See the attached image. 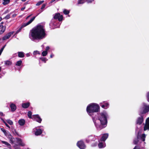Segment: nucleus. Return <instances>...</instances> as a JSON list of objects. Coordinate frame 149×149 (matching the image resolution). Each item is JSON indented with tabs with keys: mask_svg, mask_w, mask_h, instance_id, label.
Listing matches in <instances>:
<instances>
[{
	"mask_svg": "<svg viewBox=\"0 0 149 149\" xmlns=\"http://www.w3.org/2000/svg\"><path fill=\"white\" fill-rule=\"evenodd\" d=\"M7 122L10 125H12L13 124V122L10 120H7Z\"/></svg>",
	"mask_w": 149,
	"mask_h": 149,
	"instance_id": "obj_34",
	"label": "nucleus"
},
{
	"mask_svg": "<svg viewBox=\"0 0 149 149\" xmlns=\"http://www.w3.org/2000/svg\"><path fill=\"white\" fill-rule=\"evenodd\" d=\"M18 56L19 57L23 58L24 56V53L23 52H18Z\"/></svg>",
	"mask_w": 149,
	"mask_h": 149,
	"instance_id": "obj_26",
	"label": "nucleus"
},
{
	"mask_svg": "<svg viewBox=\"0 0 149 149\" xmlns=\"http://www.w3.org/2000/svg\"><path fill=\"white\" fill-rule=\"evenodd\" d=\"M133 149H140V148L138 147H137V146H136Z\"/></svg>",
	"mask_w": 149,
	"mask_h": 149,
	"instance_id": "obj_48",
	"label": "nucleus"
},
{
	"mask_svg": "<svg viewBox=\"0 0 149 149\" xmlns=\"http://www.w3.org/2000/svg\"><path fill=\"white\" fill-rule=\"evenodd\" d=\"M108 136V134H103L101 138V139L100 141H104L107 139Z\"/></svg>",
	"mask_w": 149,
	"mask_h": 149,
	"instance_id": "obj_15",
	"label": "nucleus"
},
{
	"mask_svg": "<svg viewBox=\"0 0 149 149\" xmlns=\"http://www.w3.org/2000/svg\"><path fill=\"white\" fill-rule=\"evenodd\" d=\"M100 105L103 108L107 109L109 107V104L107 102L105 103L104 104H102V103L100 104Z\"/></svg>",
	"mask_w": 149,
	"mask_h": 149,
	"instance_id": "obj_17",
	"label": "nucleus"
},
{
	"mask_svg": "<svg viewBox=\"0 0 149 149\" xmlns=\"http://www.w3.org/2000/svg\"><path fill=\"white\" fill-rule=\"evenodd\" d=\"M10 18V15H7L5 17L6 19H7Z\"/></svg>",
	"mask_w": 149,
	"mask_h": 149,
	"instance_id": "obj_39",
	"label": "nucleus"
},
{
	"mask_svg": "<svg viewBox=\"0 0 149 149\" xmlns=\"http://www.w3.org/2000/svg\"><path fill=\"white\" fill-rule=\"evenodd\" d=\"M77 145L80 149H84L86 148L84 143L82 141H78L77 143Z\"/></svg>",
	"mask_w": 149,
	"mask_h": 149,
	"instance_id": "obj_6",
	"label": "nucleus"
},
{
	"mask_svg": "<svg viewBox=\"0 0 149 149\" xmlns=\"http://www.w3.org/2000/svg\"><path fill=\"white\" fill-rule=\"evenodd\" d=\"M143 110L142 111H140L139 114L141 115V114L145 113L149 111V105H147L146 104H143Z\"/></svg>",
	"mask_w": 149,
	"mask_h": 149,
	"instance_id": "obj_5",
	"label": "nucleus"
},
{
	"mask_svg": "<svg viewBox=\"0 0 149 149\" xmlns=\"http://www.w3.org/2000/svg\"><path fill=\"white\" fill-rule=\"evenodd\" d=\"M44 2L43 1H40L38 2L36 4V6H39L42 4Z\"/></svg>",
	"mask_w": 149,
	"mask_h": 149,
	"instance_id": "obj_37",
	"label": "nucleus"
},
{
	"mask_svg": "<svg viewBox=\"0 0 149 149\" xmlns=\"http://www.w3.org/2000/svg\"><path fill=\"white\" fill-rule=\"evenodd\" d=\"M143 121V117L142 116H141V117L138 118L137 121V124L140 125L142 123Z\"/></svg>",
	"mask_w": 149,
	"mask_h": 149,
	"instance_id": "obj_19",
	"label": "nucleus"
},
{
	"mask_svg": "<svg viewBox=\"0 0 149 149\" xmlns=\"http://www.w3.org/2000/svg\"><path fill=\"white\" fill-rule=\"evenodd\" d=\"M148 130H149V118H148L146 120V123L144 126V131Z\"/></svg>",
	"mask_w": 149,
	"mask_h": 149,
	"instance_id": "obj_12",
	"label": "nucleus"
},
{
	"mask_svg": "<svg viewBox=\"0 0 149 149\" xmlns=\"http://www.w3.org/2000/svg\"><path fill=\"white\" fill-rule=\"evenodd\" d=\"M17 143L20 145L23 146H25V144L23 143L21 139L19 138L17 139Z\"/></svg>",
	"mask_w": 149,
	"mask_h": 149,
	"instance_id": "obj_18",
	"label": "nucleus"
},
{
	"mask_svg": "<svg viewBox=\"0 0 149 149\" xmlns=\"http://www.w3.org/2000/svg\"><path fill=\"white\" fill-rule=\"evenodd\" d=\"M25 8V7H22V8H21V10H22V11H23L24 10Z\"/></svg>",
	"mask_w": 149,
	"mask_h": 149,
	"instance_id": "obj_47",
	"label": "nucleus"
},
{
	"mask_svg": "<svg viewBox=\"0 0 149 149\" xmlns=\"http://www.w3.org/2000/svg\"><path fill=\"white\" fill-rule=\"evenodd\" d=\"M6 45H5L4 46H3L1 49H0V51H1L2 52H3L4 48H5V47Z\"/></svg>",
	"mask_w": 149,
	"mask_h": 149,
	"instance_id": "obj_43",
	"label": "nucleus"
},
{
	"mask_svg": "<svg viewBox=\"0 0 149 149\" xmlns=\"http://www.w3.org/2000/svg\"><path fill=\"white\" fill-rule=\"evenodd\" d=\"M54 56V55H53V54H51L50 55V57L52 58L53 57V56Z\"/></svg>",
	"mask_w": 149,
	"mask_h": 149,
	"instance_id": "obj_52",
	"label": "nucleus"
},
{
	"mask_svg": "<svg viewBox=\"0 0 149 149\" xmlns=\"http://www.w3.org/2000/svg\"><path fill=\"white\" fill-rule=\"evenodd\" d=\"M85 0H78V4H83L85 2Z\"/></svg>",
	"mask_w": 149,
	"mask_h": 149,
	"instance_id": "obj_32",
	"label": "nucleus"
},
{
	"mask_svg": "<svg viewBox=\"0 0 149 149\" xmlns=\"http://www.w3.org/2000/svg\"><path fill=\"white\" fill-rule=\"evenodd\" d=\"M108 117V115L105 111L97 114V116H92L93 120L97 129L100 130L106 126Z\"/></svg>",
	"mask_w": 149,
	"mask_h": 149,
	"instance_id": "obj_2",
	"label": "nucleus"
},
{
	"mask_svg": "<svg viewBox=\"0 0 149 149\" xmlns=\"http://www.w3.org/2000/svg\"><path fill=\"white\" fill-rule=\"evenodd\" d=\"M22 62L21 60L18 61L16 62V65L17 66H20L21 65Z\"/></svg>",
	"mask_w": 149,
	"mask_h": 149,
	"instance_id": "obj_30",
	"label": "nucleus"
},
{
	"mask_svg": "<svg viewBox=\"0 0 149 149\" xmlns=\"http://www.w3.org/2000/svg\"><path fill=\"white\" fill-rule=\"evenodd\" d=\"M2 20V18L1 17H0V22Z\"/></svg>",
	"mask_w": 149,
	"mask_h": 149,
	"instance_id": "obj_56",
	"label": "nucleus"
},
{
	"mask_svg": "<svg viewBox=\"0 0 149 149\" xmlns=\"http://www.w3.org/2000/svg\"><path fill=\"white\" fill-rule=\"evenodd\" d=\"M100 107L98 105L95 103H91L89 104L86 108V111L88 114L92 116L94 112H98Z\"/></svg>",
	"mask_w": 149,
	"mask_h": 149,
	"instance_id": "obj_3",
	"label": "nucleus"
},
{
	"mask_svg": "<svg viewBox=\"0 0 149 149\" xmlns=\"http://www.w3.org/2000/svg\"><path fill=\"white\" fill-rule=\"evenodd\" d=\"M40 13H41V12H42V10H41H41H40Z\"/></svg>",
	"mask_w": 149,
	"mask_h": 149,
	"instance_id": "obj_59",
	"label": "nucleus"
},
{
	"mask_svg": "<svg viewBox=\"0 0 149 149\" xmlns=\"http://www.w3.org/2000/svg\"><path fill=\"white\" fill-rule=\"evenodd\" d=\"M136 131H137V129H136Z\"/></svg>",
	"mask_w": 149,
	"mask_h": 149,
	"instance_id": "obj_61",
	"label": "nucleus"
},
{
	"mask_svg": "<svg viewBox=\"0 0 149 149\" xmlns=\"http://www.w3.org/2000/svg\"><path fill=\"white\" fill-rule=\"evenodd\" d=\"M1 130L6 137H7L9 134H10V133L8 131H6L3 128H1Z\"/></svg>",
	"mask_w": 149,
	"mask_h": 149,
	"instance_id": "obj_20",
	"label": "nucleus"
},
{
	"mask_svg": "<svg viewBox=\"0 0 149 149\" xmlns=\"http://www.w3.org/2000/svg\"><path fill=\"white\" fill-rule=\"evenodd\" d=\"M96 139V138L95 136L91 135L89 136L86 139V141L87 143H89L91 141H95Z\"/></svg>",
	"mask_w": 149,
	"mask_h": 149,
	"instance_id": "obj_9",
	"label": "nucleus"
},
{
	"mask_svg": "<svg viewBox=\"0 0 149 149\" xmlns=\"http://www.w3.org/2000/svg\"><path fill=\"white\" fill-rule=\"evenodd\" d=\"M65 15H67L69 13V11L66 9H64L63 11Z\"/></svg>",
	"mask_w": 149,
	"mask_h": 149,
	"instance_id": "obj_33",
	"label": "nucleus"
},
{
	"mask_svg": "<svg viewBox=\"0 0 149 149\" xmlns=\"http://www.w3.org/2000/svg\"><path fill=\"white\" fill-rule=\"evenodd\" d=\"M6 29V27L3 26L2 25H0V35L3 34L5 31Z\"/></svg>",
	"mask_w": 149,
	"mask_h": 149,
	"instance_id": "obj_16",
	"label": "nucleus"
},
{
	"mask_svg": "<svg viewBox=\"0 0 149 149\" xmlns=\"http://www.w3.org/2000/svg\"><path fill=\"white\" fill-rule=\"evenodd\" d=\"M53 20H53V19L52 20V22L50 24V25H51L52 24H53L52 21H53Z\"/></svg>",
	"mask_w": 149,
	"mask_h": 149,
	"instance_id": "obj_53",
	"label": "nucleus"
},
{
	"mask_svg": "<svg viewBox=\"0 0 149 149\" xmlns=\"http://www.w3.org/2000/svg\"><path fill=\"white\" fill-rule=\"evenodd\" d=\"M94 0H87V2L88 3H91L93 1H94Z\"/></svg>",
	"mask_w": 149,
	"mask_h": 149,
	"instance_id": "obj_45",
	"label": "nucleus"
},
{
	"mask_svg": "<svg viewBox=\"0 0 149 149\" xmlns=\"http://www.w3.org/2000/svg\"><path fill=\"white\" fill-rule=\"evenodd\" d=\"M45 5L44 4H43L41 8V10L45 8Z\"/></svg>",
	"mask_w": 149,
	"mask_h": 149,
	"instance_id": "obj_40",
	"label": "nucleus"
},
{
	"mask_svg": "<svg viewBox=\"0 0 149 149\" xmlns=\"http://www.w3.org/2000/svg\"><path fill=\"white\" fill-rule=\"evenodd\" d=\"M44 26L39 24L33 28L30 31L29 37L33 41L41 40L46 36Z\"/></svg>",
	"mask_w": 149,
	"mask_h": 149,
	"instance_id": "obj_1",
	"label": "nucleus"
},
{
	"mask_svg": "<svg viewBox=\"0 0 149 149\" xmlns=\"http://www.w3.org/2000/svg\"><path fill=\"white\" fill-rule=\"evenodd\" d=\"M32 119H34V120L40 123L42 120L38 115H33L32 116Z\"/></svg>",
	"mask_w": 149,
	"mask_h": 149,
	"instance_id": "obj_8",
	"label": "nucleus"
},
{
	"mask_svg": "<svg viewBox=\"0 0 149 149\" xmlns=\"http://www.w3.org/2000/svg\"><path fill=\"white\" fill-rule=\"evenodd\" d=\"M14 33V32H10L5 35L2 38L3 40H5L9 38Z\"/></svg>",
	"mask_w": 149,
	"mask_h": 149,
	"instance_id": "obj_10",
	"label": "nucleus"
},
{
	"mask_svg": "<svg viewBox=\"0 0 149 149\" xmlns=\"http://www.w3.org/2000/svg\"><path fill=\"white\" fill-rule=\"evenodd\" d=\"M16 14H14L13 15V17H15L16 16Z\"/></svg>",
	"mask_w": 149,
	"mask_h": 149,
	"instance_id": "obj_55",
	"label": "nucleus"
},
{
	"mask_svg": "<svg viewBox=\"0 0 149 149\" xmlns=\"http://www.w3.org/2000/svg\"><path fill=\"white\" fill-rule=\"evenodd\" d=\"M49 49V47L48 46H47L46 47V50L45 51H47Z\"/></svg>",
	"mask_w": 149,
	"mask_h": 149,
	"instance_id": "obj_46",
	"label": "nucleus"
},
{
	"mask_svg": "<svg viewBox=\"0 0 149 149\" xmlns=\"http://www.w3.org/2000/svg\"><path fill=\"white\" fill-rule=\"evenodd\" d=\"M36 16L33 17L30 20L28 21V22L26 23H24L17 30L16 32V34H17L19 32L21 31V29L24 27L30 24L36 18Z\"/></svg>",
	"mask_w": 149,
	"mask_h": 149,
	"instance_id": "obj_4",
	"label": "nucleus"
},
{
	"mask_svg": "<svg viewBox=\"0 0 149 149\" xmlns=\"http://www.w3.org/2000/svg\"><path fill=\"white\" fill-rule=\"evenodd\" d=\"M2 52L1 51H0V53H2Z\"/></svg>",
	"mask_w": 149,
	"mask_h": 149,
	"instance_id": "obj_60",
	"label": "nucleus"
},
{
	"mask_svg": "<svg viewBox=\"0 0 149 149\" xmlns=\"http://www.w3.org/2000/svg\"><path fill=\"white\" fill-rule=\"evenodd\" d=\"M26 56L27 57H29L30 56V54L29 53H27L26 54Z\"/></svg>",
	"mask_w": 149,
	"mask_h": 149,
	"instance_id": "obj_50",
	"label": "nucleus"
},
{
	"mask_svg": "<svg viewBox=\"0 0 149 149\" xmlns=\"http://www.w3.org/2000/svg\"><path fill=\"white\" fill-rule=\"evenodd\" d=\"M10 107L11 108V111H15L16 109V107L15 105L13 103H11Z\"/></svg>",
	"mask_w": 149,
	"mask_h": 149,
	"instance_id": "obj_21",
	"label": "nucleus"
},
{
	"mask_svg": "<svg viewBox=\"0 0 149 149\" xmlns=\"http://www.w3.org/2000/svg\"><path fill=\"white\" fill-rule=\"evenodd\" d=\"M32 114V112L30 111L28 112V116L29 118H32V117L31 116Z\"/></svg>",
	"mask_w": 149,
	"mask_h": 149,
	"instance_id": "obj_31",
	"label": "nucleus"
},
{
	"mask_svg": "<svg viewBox=\"0 0 149 149\" xmlns=\"http://www.w3.org/2000/svg\"><path fill=\"white\" fill-rule=\"evenodd\" d=\"M30 103L29 102L27 103H24L22 104V107L24 108H27L29 106Z\"/></svg>",
	"mask_w": 149,
	"mask_h": 149,
	"instance_id": "obj_25",
	"label": "nucleus"
},
{
	"mask_svg": "<svg viewBox=\"0 0 149 149\" xmlns=\"http://www.w3.org/2000/svg\"><path fill=\"white\" fill-rule=\"evenodd\" d=\"M3 23V22H2L1 23V24H2Z\"/></svg>",
	"mask_w": 149,
	"mask_h": 149,
	"instance_id": "obj_58",
	"label": "nucleus"
},
{
	"mask_svg": "<svg viewBox=\"0 0 149 149\" xmlns=\"http://www.w3.org/2000/svg\"><path fill=\"white\" fill-rule=\"evenodd\" d=\"M14 148L15 149H21L17 145H15L14 146Z\"/></svg>",
	"mask_w": 149,
	"mask_h": 149,
	"instance_id": "obj_38",
	"label": "nucleus"
},
{
	"mask_svg": "<svg viewBox=\"0 0 149 149\" xmlns=\"http://www.w3.org/2000/svg\"><path fill=\"white\" fill-rule=\"evenodd\" d=\"M23 1H26V0H21Z\"/></svg>",
	"mask_w": 149,
	"mask_h": 149,
	"instance_id": "obj_57",
	"label": "nucleus"
},
{
	"mask_svg": "<svg viewBox=\"0 0 149 149\" xmlns=\"http://www.w3.org/2000/svg\"><path fill=\"white\" fill-rule=\"evenodd\" d=\"M32 15H29L26 18V19H27L29 17Z\"/></svg>",
	"mask_w": 149,
	"mask_h": 149,
	"instance_id": "obj_51",
	"label": "nucleus"
},
{
	"mask_svg": "<svg viewBox=\"0 0 149 149\" xmlns=\"http://www.w3.org/2000/svg\"><path fill=\"white\" fill-rule=\"evenodd\" d=\"M10 2V0H3L2 3L4 5H6L9 3Z\"/></svg>",
	"mask_w": 149,
	"mask_h": 149,
	"instance_id": "obj_28",
	"label": "nucleus"
},
{
	"mask_svg": "<svg viewBox=\"0 0 149 149\" xmlns=\"http://www.w3.org/2000/svg\"><path fill=\"white\" fill-rule=\"evenodd\" d=\"M147 98L148 101L149 102V92L147 94Z\"/></svg>",
	"mask_w": 149,
	"mask_h": 149,
	"instance_id": "obj_42",
	"label": "nucleus"
},
{
	"mask_svg": "<svg viewBox=\"0 0 149 149\" xmlns=\"http://www.w3.org/2000/svg\"><path fill=\"white\" fill-rule=\"evenodd\" d=\"M42 133V130L40 129H37L35 133V134L36 135L38 136L40 134Z\"/></svg>",
	"mask_w": 149,
	"mask_h": 149,
	"instance_id": "obj_24",
	"label": "nucleus"
},
{
	"mask_svg": "<svg viewBox=\"0 0 149 149\" xmlns=\"http://www.w3.org/2000/svg\"><path fill=\"white\" fill-rule=\"evenodd\" d=\"M33 54L34 55H36L37 54H40V52L38 51H34Z\"/></svg>",
	"mask_w": 149,
	"mask_h": 149,
	"instance_id": "obj_35",
	"label": "nucleus"
},
{
	"mask_svg": "<svg viewBox=\"0 0 149 149\" xmlns=\"http://www.w3.org/2000/svg\"><path fill=\"white\" fill-rule=\"evenodd\" d=\"M18 123L21 126L23 125L25 123V121L23 119H20L18 121Z\"/></svg>",
	"mask_w": 149,
	"mask_h": 149,
	"instance_id": "obj_23",
	"label": "nucleus"
},
{
	"mask_svg": "<svg viewBox=\"0 0 149 149\" xmlns=\"http://www.w3.org/2000/svg\"><path fill=\"white\" fill-rule=\"evenodd\" d=\"M138 141L137 140H136H136H134V143L135 144H136L138 143Z\"/></svg>",
	"mask_w": 149,
	"mask_h": 149,
	"instance_id": "obj_44",
	"label": "nucleus"
},
{
	"mask_svg": "<svg viewBox=\"0 0 149 149\" xmlns=\"http://www.w3.org/2000/svg\"><path fill=\"white\" fill-rule=\"evenodd\" d=\"M139 133H138V135L137 136L138 139H140L142 141H144L146 137V135L145 134H143L141 135L140 136L139 135Z\"/></svg>",
	"mask_w": 149,
	"mask_h": 149,
	"instance_id": "obj_14",
	"label": "nucleus"
},
{
	"mask_svg": "<svg viewBox=\"0 0 149 149\" xmlns=\"http://www.w3.org/2000/svg\"><path fill=\"white\" fill-rule=\"evenodd\" d=\"M4 123H5V125L6 126V127H8L9 128H10V127L5 122H4Z\"/></svg>",
	"mask_w": 149,
	"mask_h": 149,
	"instance_id": "obj_41",
	"label": "nucleus"
},
{
	"mask_svg": "<svg viewBox=\"0 0 149 149\" xmlns=\"http://www.w3.org/2000/svg\"><path fill=\"white\" fill-rule=\"evenodd\" d=\"M99 143L98 145V147L99 148H104L105 146V143L104 141H100V140H99Z\"/></svg>",
	"mask_w": 149,
	"mask_h": 149,
	"instance_id": "obj_11",
	"label": "nucleus"
},
{
	"mask_svg": "<svg viewBox=\"0 0 149 149\" xmlns=\"http://www.w3.org/2000/svg\"><path fill=\"white\" fill-rule=\"evenodd\" d=\"M7 137L9 139L10 142L11 144L14 143L15 142V139L10 134H9Z\"/></svg>",
	"mask_w": 149,
	"mask_h": 149,
	"instance_id": "obj_13",
	"label": "nucleus"
},
{
	"mask_svg": "<svg viewBox=\"0 0 149 149\" xmlns=\"http://www.w3.org/2000/svg\"><path fill=\"white\" fill-rule=\"evenodd\" d=\"M3 116V114L2 112H0V116Z\"/></svg>",
	"mask_w": 149,
	"mask_h": 149,
	"instance_id": "obj_49",
	"label": "nucleus"
},
{
	"mask_svg": "<svg viewBox=\"0 0 149 149\" xmlns=\"http://www.w3.org/2000/svg\"><path fill=\"white\" fill-rule=\"evenodd\" d=\"M47 54V51H43L42 53V55L43 56H45Z\"/></svg>",
	"mask_w": 149,
	"mask_h": 149,
	"instance_id": "obj_29",
	"label": "nucleus"
},
{
	"mask_svg": "<svg viewBox=\"0 0 149 149\" xmlns=\"http://www.w3.org/2000/svg\"><path fill=\"white\" fill-rule=\"evenodd\" d=\"M5 65H10L12 64V62L11 61H4Z\"/></svg>",
	"mask_w": 149,
	"mask_h": 149,
	"instance_id": "obj_27",
	"label": "nucleus"
},
{
	"mask_svg": "<svg viewBox=\"0 0 149 149\" xmlns=\"http://www.w3.org/2000/svg\"><path fill=\"white\" fill-rule=\"evenodd\" d=\"M54 17V19H58L59 21H61L63 19V16L62 15H61L60 13H58L55 14Z\"/></svg>",
	"mask_w": 149,
	"mask_h": 149,
	"instance_id": "obj_7",
	"label": "nucleus"
},
{
	"mask_svg": "<svg viewBox=\"0 0 149 149\" xmlns=\"http://www.w3.org/2000/svg\"><path fill=\"white\" fill-rule=\"evenodd\" d=\"M3 149H6V148H4Z\"/></svg>",
	"mask_w": 149,
	"mask_h": 149,
	"instance_id": "obj_62",
	"label": "nucleus"
},
{
	"mask_svg": "<svg viewBox=\"0 0 149 149\" xmlns=\"http://www.w3.org/2000/svg\"><path fill=\"white\" fill-rule=\"evenodd\" d=\"M40 58L41 60L42 61H44L45 63L47 60L46 58L45 57H42Z\"/></svg>",
	"mask_w": 149,
	"mask_h": 149,
	"instance_id": "obj_36",
	"label": "nucleus"
},
{
	"mask_svg": "<svg viewBox=\"0 0 149 149\" xmlns=\"http://www.w3.org/2000/svg\"><path fill=\"white\" fill-rule=\"evenodd\" d=\"M56 0H52L51 1V3H53V2H54V1H56Z\"/></svg>",
	"mask_w": 149,
	"mask_h": 149,
	"instance_id": "obj_54",
	"label": "nucleus"
},
{
	"mask_svg": "<svg viewBox=\"0 0 149 149\" xmlns=\"http://www.w3.org/2000/svg\"><path fill=\"white\" fill-rule=\"evenodd\" d=\"M1 142L2 143L5 144L6 146H7L8 148H10V149H11V146L8 143L4 141H1Z\"/></svg>",
	"mask_w": 149,
	"mask_h": 149,
	"instance_id": "obj_22",
	"label": "nucleus"
}]
</instances>
